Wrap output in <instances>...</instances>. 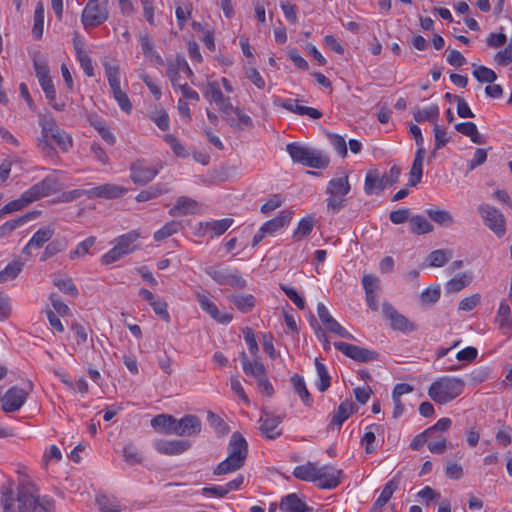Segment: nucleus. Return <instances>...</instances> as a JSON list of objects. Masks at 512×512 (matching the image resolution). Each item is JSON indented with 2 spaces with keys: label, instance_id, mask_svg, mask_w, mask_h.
Instances as JSON below:
<instances>
[{
  "label": "nucleus",
  "instance_id": "1",
  "mask_svg": "<svg viewBox=\"0 0 512 512\" xmlns=\"http://www.w3.org/2000/svg\"><path fill=\"white\" fill-rule=\"evenodd\" d=\"M34 484L21 482L18 486L17 501L19 512H50L53 500L46 496L40 497Z\"/></svg>",
  "mask_w": 512,
  "mask_h": 512
},
{
  "label": "nucleus",
  "instance_id": "2",
  "mask_svg": "<svg viewBox=\"0 0 512 512\" xmlns=\"http://www.w3.org/2000/svg\"><path fill=\"white\" fill-rule=\"evenodd\" d=\"M465 382L457 377H441L434 381L429 389V397L438 404H447L461 395L464 391Z\"/></svg>",
  "mask_w": 512,
  "mask_h": 512
},
{
  "label": "nucleus",
  "instance_id": "3",
  "mask_svg": "<svg viewBox=\"0 0 512 512\" xmlns=\"http://www.w3.org/2000/svg\"><path fill=\"white\" fill-rule=\"evenodd\" d=\"M350 188L348 176L333 178L329 181L326 189V194L329 195L326 199L328 212L336 214L346 206L345 196Z\"/></svg>",
  "mask_w": 512,
  "mask_h": 512
},
{
  "label": "nucleus",
  "instance_id": "4",
  "mask_svg": "<svg viewBox=\"0 0 512 512\" xmlns=\"http://www.w3.org/2000/svg\"><path fill=\"white\" fill-rule=\"evenodd\" d=\"M204 271L219 285L230 286L235 289H244L246 287V280L236 268L213 265L206 267Z\"/></svg>",
  "mask_w": 512,
  "mask_h": 512
},
{
  "label": "nucleus",
  "instance_id": "5",
  "mask_svg": "<svg viewBox=\"0 0 512 512\" xmlns=\"http://www.w3.org/2000/svg\"><path fill=\"white\" fill-rule=\"evenodd\" d=\"M38 124L41 127V135L37 138V147L45 156L52 157L56 151L49 139L59 131L60 127L49 113L39 114Z\"/></svg>",
  "mask_w": 512,
  "mask_h": 512
},
{
  "label": "nucleus",
  "instance_id": "6",
  "mask_svg": "<svg viewBox=\"0 0 512 512\" xmlns=\"http://www.w3.org/2000/svg\"><path fill=\"white\" fill-rule=\"evenodd\" d=\"M139 238V233L130 231L127 234L119 236L115 241V246L101 257L103 265H110L125 255L133 252L136 247L134 243Z\"/></svg>",
  "mask_w": 512,
  "mask_h": 512
},
{
  "label": "nucleus",
  "instance_id": "7",
  "mask_svg": "<svg viewBox=\"0 0 512 512\" xmlns=\"http://www.w3.org/2000/svg\"><path fill=\"white\" fill-rule=\"evenodd\" d=\"M106 77L109 83V86L112 90L113 97L117 101L120 108L126 112L130 113L132 110V104L126 94L120 87V68L118 65H112L110 63H104Z\"/></svg>",
  "mask_w": 512,
  "mask_h": 512
},
{
  "label": "nucleus",
  "instance_id": "8",
  "mask_svg": "<svg viewBox=\"0 0 512 512\" xmlns=\"http://www.w3.org/2000/svg\"><path fill=\"white\" fill-rule=\"evenodd\" d=\"M108 3L88 2L82 12L81 21L86 30L103 24L109 17Z\"/></svg>",
  "mask_w": 512,
  "mask_h": 512
},
{
  "label": "nucleus",
  "instance_id": "9",
  "mask_svg": "<svg viewBox=\"0 0 512 512\" xmlns=\"http://www.w3.org/2000/svg\"><path fill=\"white\" fill-rule=\"evenodd\" d=\"M484 224L495 233L499 238L506 233V221L504 215L497 208L488 204H482L478 207Z\"/></svg>",
  "mask_w": 512,
  "mask_h": 512
},
{
  "label": "nucleus",
  "instance_id": "10",
  "mask_svg": "<svg viewBox=\"0 0 512 512\" xmlns=\"http://www.w3.org/2000/svg\"><path fill=\"white\" fill-rule=\"evenodd\" d=\"M334 347L342 352L345 356L360 363H367L377 360L379 354L368 348L360 347L357 345L349 344L346 342H335Z\"/></svg>",
  "mask_w": 512,
  "mask_h": 512
},
{
  "label": "nucleus",
  "instance_id": "11",
  "mask_svg": "<svg viewBox=\"0 0 512 512\" xmlns=\"http://www.w3.org/2000/svg\"><path fill=\"white\" fill-rule=\"evenodd\" d=\"M32 389L33 385L31 382L28 383V389H21L16 386L11 387L2 398V409L7 413L18 411L25 403Z\"/></svg>",
  "mask_w": 512,
  "mask_h": 512
},
{
  "label": "nucleus",
  "instance_id": "12",
  "mask_svg": "<svg viewBox=\"0 0 512 512\" xmlns=\"http://www.w3.org/2000/svg\"><path fill=\"white\" fill-rule=\"evenodd\" d=\"M59 190V184L53 176H47L24 192L30 203L46 197Z\"/></svg>",
  "mask_w": 512,
  "mask_h": 512
},
{
  "label": "nucleus",
  "instance_id": "13",
  "mask_svg": "<svg viewBox=\"0 0 512 512\" xmlns=\"http://www.w3.org/2000/svg\"><path fill=\"white\" fill-rule=\"evenodd\" d=\"M202 430L201 419L193 414H186L176 420L175 435L180 437H194Z\"/></svg>",
  "mask_w": 512,
  "mask_h": 512
},
{
  "label": "nucleus",
  "instance_id": "14",
  "mask_svg": "<svg viewBox=\"0 0 512 512\" xmlns=\"http://www.w3.org/2000/svg\"><path fill=\"white\" fill-rule=\"evenodd\" d=\"M317 313L320 321L324 325L325 329L331 333L338 335L339 337L346 339H354L353 335L349 333L344 327H342L329 313L328 309L323 303H318Z\"/></svg>",
  "mask_w": 512,
  "mask_h": 512
},
{
  "label": "nucleus",
  "instance_id": "15",
  "mask_svg": "<svg viewBox=\"0 0 512 512\" xmlns=\"http://www.w3.org/2000/svg\"><path fill=\"white\" fill-rule=\"evenodd\" d=\"M190 447L191 443L187 440L158 439L154 442V448L157 452L169 456L182 454Z\"/></svg>",
  "mask_w": 512,
  "mask_h": 512
},
{
  "label": "nucleus",
  "instance_id": "16",
  "mask_svg": "<svg viewBox=\"0 0 512 512\" xmlns=\"http://www.w3.org/2000/svg\"><path fill=\"white\" fill-rule=\"evenodd\" d=\"M318 471L316 482H318L320 488L333 489L339 485L342 470H336L333 466L324 465L318 467Z\"/></svg>",
  "mask_w": 512,
  "mask_h": 512
},
{
  "label": "nucleus",
  "instance_id": "17",
  "mask_svg": "<svg viewBox=\"0 0 512 512\" xmlns=\"http://www.w3.org/2000/svg\"><path fill=\"white\" fill-rule=\"evenodd\" d=\"M228 457L245 463L248 455V443L240 432L232 433L228 444Z\"/></svg>",
  "mask_w": 512,
  "mask_h": 512
},
{
  "label": "nucleus",
  "instance_id": "18",
  "mask_svg": "<svg viewBox=\"0 0 512 512\" xmlns=\"http://www.w3.org/2000/svg\"><path fill=\"white\" fill-rule=\"evenodd\" d=\"M281 422L282 417L263 411L262 416L260 417L259 430L267 439L274 440L281 435L280 431H276L277 426Z\"/></svg>",
  "mask_w": 512,
  "mask_h": 512
},
{
  "label": "nucleus",
  "instance_id": "19",
  "mask_svg": "<svg viewBox=\"0 0 512 512\" xmlns=\"http://www.w3.org/2000/svg\"><path fill=\"white\" fill-rule=\"evenodd\" d=\"M356 411L357 406L352 401L346 400L342 402L337 411L333 414L328 428L333 429L336 427L339 430L342 424Z\"/></svg>",
  "mask_w": 512,
  "mask_h": 512
},
{
  "label": "nucleus",
  "instance_id": "20",
  "mask_svg": "<svg viewBox=\"0 0 512 512\" xmlns=\"http://www.w3.org/2000/svg\"><path fill=\"white\" fill-rule=\"evenodd\" d=\"M126 191L125 188L114 184H104L86 191L89 198H106L114 199L120 197Z\"/></svg>",
  "mask_w": 512,
  "mask_h": 512
},
{
  "label": "nucleus",
  "instance_id": "21",
  "mask_svg": "<svg viewBox=\"0 0 512 512\" xmlns=\"http://www.w3.org/2000/svg\"><path fill=\"white\" fill-rule=\"evenodd\" d=\"M157 170L146 166L143 162L137 161L131 166V179L136 184H146L154 179Z\"/></svg>",
  "mask_w": 512,
  "mask_h": 512
},
{
  "label": "nucleus",
  "instance_id": "22",
  "mask_svg": "<svg viewBox=\"0 0 512 512\" xmlns=\"http://www.w3.org/2000/svg\"><path fill=\"white\" fill-rule=\"evenodd\" d=\"M197 300L201 308L219 323L228 324L231 322L232 315L228 313L221 314L217 306L206 295L198 294Z\"/></svg>",
  "mask_w": 512,
  "mask_h": 512
},
{
  "label": "nucleus",
  "instance_id": "23",
  "mask_svg": "<svg viewBox=\"0 0 512 512\" xmlns=\"http://www.w3.org/2000/svg\"><path fill=\"white\" fill-rule=\"evenodd\" d=\"M292 219V211L283 210L275 218L265 222L260 228L267 235H272L284 226L288 225Z\"/></svg>",
  "mask_w": 512,
  "mask_h": 512
},
{
  "label": "nucleus",
  "instance_id": "24",
  "mask_svg": "<svg viewBox=\"0 0 512 512\" xmlns=\"http://www.w3.org/2000/svg\"><path fill=\"white\" fill-rule=\"evenodd\" d=\"M176 420H177V418H175L172 415L160 414V415H156L151 420V426L155 430H157L158 432H161L163 434H167V435L174 434L175 435Z\"/></svg>",
  "mask_w": 512,
  "mask_h": 512
},
{
  "label": "nucleus",
  "instance_id": "25",
  "mask_svg": "<svg viewBox=\"0 0 512 512\" xmlns=\"http://www.w3.org/2000/svg\"><path fill=\"white\" fill-rule=\"evenodd\" d=\"M233 222L234 220L232 218L200 222L199 231H201L203 234L210 231L213 233V235L219 236L225 233L232 226Z\"/></svg>",
  "mask_w": 512,
  "mask_h": 512
},
{
  "label": "nucleus",
  "instance_id": "26",
  "mask_svg": "<svg viewBox=\"0 0 512 512\" xmlns=\"http://www.w3.org/2000/svg\"><path fill=\"white\" fill-rule=\"evenodd\" d=\"M223 119L235 130H242L245 127H253V120L251 117L244 114L238 107L235 108L234 113L224 116Z\"/></svg>",
  "mask_w": 512,
  "mask_h": 512
},
{
  "label": "nucleus",
  "instance_id": "27",
  "mask_svg": "<svg viewBox=\"0 0 512 512\" xmlns=\"http://www.w3.org/2000/svg\"><path fill=\"white\" fill-rule=\"evenodd\" d=\"M283 512H309L311 510L295 493L288 494L280 503Z\"/></svg>",
  "mask_w": 512,
  "mask_h": 512
},
{
  "label": "nucleus",
  "instance_id": "28",
  "mask_svg": "<svg viewBox=\"0 0 512 512\" xmlns=\"http://www.w3.org/2000/svg\"><path fill=\"white\" fill-rule=\"evenodd\" d=\"M197 203L195 200L181 196L179 197L174 206L169 210L171 216H182L192 214L196 211Z\"/></svg>",
  "mask_w": 512,
  "mask_h": 512
},
{
  "label": "nucleus",
  "instance_id": "29",
  "mask_svg": "<svg viewBox=\"0 0 512 512\" xmlns=\"http://www.w3.org/2000/svg\"><path fill=\"white\" fill-rule=\"evenodd\" d=\"M383 314L391 322V326L396 330L404 331L409 324L405 316L399 314L390 304L384 303L382 306Z\"/></svg>",
  "mask_w": 512,
  "mask_h": 512
},
{
  "label": "nucleus",
  "instance_id": "30",
  "mask_svg": "<svg viewBox=\"0 0 512 512\" xmlns=\"http://www.w3.org/2000/svg\"><path fill=\"white\" fill-rule=\"evenodd\" d=\"M317 473H319L317 464L307 462L303 465L295 467L292 474L295 478L302 481L316 482Z\"/></svg>",
  "mask_w": 512,
  "mask_h": 512
},
{
  "label": "nucleus",
  "instance_id": "31",
  "mask_svg": "<svg viewBox=\"0 0 512 512\" xmlns=\"http://www.w3.org/2000/svg\"><path fill=\"white\" fill-rule=\"evenodd\" d=\"M279 105L282 108L298 115H307L313 119H319L320 117H322V113L318 109L299 105L296 102H293L292 100L281 102Z\"/></svg>",
  "mask_w": 512,
  "mask_h": 512
},
{
  "label": "nucleus",
  "instance_id": "32",
  "mask_svg": "<svg viewBox=\"0 0 512 512\" xmlns=\"http://www.w3.org/2000/svg\"><path fill=\"white\" fill-rule=\"evenodd\" d=\"M243 371L247 376L254 377L256 380L266 374L265 366L259 361H250L245 352L241 354Z\"/></svg>",
  "mask_w": 512,
  "mask_h": 512
},
{
  "label": "nucleus",
  "instance_id": "33",
  "mask_svg": "<svg viewBox=\"0 0 512 512\" xmlns=\"http://www.w3.org/2000/svg\"><path fill=\"white\" fill-rule=\"evenodd\" d=\"M426 214L433 222L442 227H450L454 224V218L452 214L447 210L433 207L427 209Z\"/></svg>",
  "mask_w": 512,
  "mask_h": 512
},
{
  "label": "nucleus",
  "instance_id": "34",
  "mask_svg": "<svg viewBox=\"0 0 512 512\" xmlns=\"http://www.w3.org/2000/svg\"><path fill=\"white\" fill-rule=\"evenodd\" d=\"M36 217V212H28L25 215L9 220L0 226V239L11 234L16 228Z\"/></svg>",
  "mask_w": 512,
  "mask_h": 512
},
{
  "label": "nucleus",
  "instance_id": "35",
  "mask_svg": "<svg viewBox=\"0 0 512 512\" xmlns=\"http://www.w3.org/2000/svg\"><path fill=\"white\" fill-rule=\"evenodd\" d=\"M412 114L416 122L429 121L436 124L439 117V108L437 105H431L425 109L414 107L412 109Z\"/></svg>",
  "mask_w": 512,
  "mask_h": 512
},
{
  "label": "nucleus",
  "instance_id": "36",
  "mask_svg": "<svg viewBox=\"0 0 512 512\" xmlns=\"http://www.w3.org/2000/svg\"><path fill=\"white\" fill-rule=\"evenodd\" d=\"M228 300L241 312L248 313L254 307L256 303V299L253 295H235L231 294L228 297Z\"/></svg>",
  "mask_w": 512,
  "mask_h": 512
},
{
  "label": "nucleus",
  "instance_id": "37",
  "mask_svg": "<svg viewBox=\"0 0 512 512\" xmlns=\"http://www.w3.org/2000/svg\"><path fill=\"white\" fill-rule=\"evenodd\" d=\"M410 231L422 235L433 231V225L422 215L411 216L409 219Z\"/></svg>",
  "mask_w": 512,
  "mask_h": 512
},
{
  "label": "nucleus",
  "instance_id": "38",
  "mask_svg": "<svg viewBox=\"0 0 512 512\" xmlns=\"http://www.w3.org/2000/svg\"><path fill=\"white\" fill-rule=\"evenodd\" d=\"M384 182L380 177L378 171L372 170L366 174L365 183H364V191L367 195H371L375 192V190L382 191L384 190Z\"/></svg>",
  "mask_w": 512,
  "mask_h": 512
},
{
  "label": "nucleus",
  "instance_id": "39",
  "mask_svg": "<svg viewBox=\"0 0 512 512\" xmlns=\"http://www.w3.org/2000/svg\"><path fill=\"white\" fill-rule=\"evenodd\" d=\"M286 150L294 162H298L304 165L305 161L308 159V156L312 154L313 149L302 146L298 143H290L287 145Z\"/></svg>",
  "mask_w": 512,
  "mask_h": 512
},
{
  "label": "nucleus",
  "instance_id": "40",
  "mask_svg": "<svg viewBox=\"0 0 512 512\" xmlns=\"http://www.w3.org/2000/svg\"><path fill=\"white\" fill-rule=\"evenodd\" d=\"M243 466V462L235 460L231 457H227L216 466V468L213 470V474L218 476L229 474L241 469Z\"/></svg>",
  "mask_w": 512,
  "mask_h": 512
},
{
  "label": "nucleus",
  "instance_id": "41",
  "mask_svg": "<svg viewBox=\"0 0 512 512\" xmlns=\"http://www.w3.org/2000/svg\"><path fill=\"white\" fill-rule=\"evenodd\" d=\"M496 322L500 328L512 327V311L507 300H502L496 316Z\"/></svg>",
  "mask_w": 512,
  "mask_h": 512
},
{
  "label": "nucleus",
  "instance_id": "42",
  "mask_svg": "<svg viewBox=\"0 0 512 512\" xmlns=\"http://www.w3.org/2000/svg\"><path fill=\"white\" fill-rule=\"evenodd\" d=\"M75 51H76L77 60L79 61L80 66L83 69L86 76L93 77L94 76V67L92 64V59L89 56V53L86 50H84L82 47H80L78 44L75 45Z\"/></svg>",
  "mask_w": 512,
  "mask_h": 512
},
{
  "label": "nucleus",
  "instance_id": "43",
  "mask_svg": "<svg viewBox=\"0 0 512 512\" xmlns=\"http://www.w3.org/2000/svg\"><path fill=\"white\" fill-rule=\"evenodd\" d=\"M291 383L301 400L305 403V405L309 406L312 402V399L309 391L306 388L304 378L298 374H295L291 377Z\"/></svg>",
  "mask_w": 512,
  "mask_h": 512
},
{
  "label": "nucleus",
  "instance_id": "44",
  "mask_svg": "<svg viewBox=\"0 0 512 512\" xmlns=\"http://www.w3.org/2000/svg\"><path fill=\"white\" fill-rule=\"evenodd\" d=\"M471 281V275H468L467 273L457 274L447 283L446 289L448 292L457 293L467 287Z\"/></svg>",
  "mask_w": 512,
  "mask_h": 512
},
{
  "label": "nucleus",
  "instance_id": "45",
  "mask_svg": "<svg viewBox=\"0 0 512 512\" xmlns=\"http://www.w3.org/2000/svg\"><path fill=\"white\" fill-rule=\"evenodd\" d=\"M329 164V157L322 153L319 150L313 149L312 154L308 156L307 161H305L304 166L315 168V169H323L326 168Z\"/></svg>",
  "mask_w": 512,
  "mask_h": 512
},
{
  "label": "nucleus",
  "instance_id": "46",
  "mask_svg": "<svg viewBox=\"0 0 512 512\" xmlns=\"http://www.w3.org/2000/svg\"><path fill=\"white\" fill-rule=\"evenodd\" d=\"M315 367L319 381L317 382V388L320 392L326 391L331 384V377L327 371L326 366L320 362L318 358L315 359Z\"/></svg>",
  "mask_w": 512,
  "mask_h": 512
},
{
  "label": "nucleus",
  "instance_id": "47",
  "mask_svg": "<svg viewBox=\"0 0 512 512\" xmlns=\"http://www.w3.org/2000/svg\"><path fill=\"white\" fill-rule=\"evenodd\" d=\"M54 235V229L51 227L41 228L34 233L32 238L29 240V245L34 248H41L46 242H48Z\"/></svg>",
  "mask_w": 512,
  "mask_h": 512
},
{
  "label": "nucleus",
  "instance_id": "48",
  "mask_svg": "<svg viewBox=\"0 0 512 512\" xmlns=\"http://www.w3.org/2000/svg\"><path fill=\"white\" fill-rule=\"evenodd\" d=\"M23 266L24 263L20 260L9 263L2 271H0V283L15 279L22 271Z\"/></svg>",
  "mask_w": 512,
  "mask_h": 512
},
{
  "label": "nucleus",
  "instance_id": "49",
  "mask_svg": "<svg viewBox=\"0 0 512 512\" xmlns=\"http://www.w3.org/2000/svg\"><path fill=\"white\" fill-rule=\"evenodd\" d=\"M314 227V219L311 216L301 219L298 223L297 229L293 233V239L300 241L304 237L308 236Z\"/></svg>",
  "mask_w": 512,
  "mask_h": 512
},
{
  "label": "nucleus",
  "instance_id": "50",
  "mask_svg": "<svg viewBox=\"0 0 512 512\" xmlns=\"http://www.w3.org/2000/svg\"><path fill=\"white\" fill-rule=\"evenodd\" d=\"M44 28V7L41 2H39L36 6L34 12V25L32 29V34L34 38L40 39L43 35Z\"/></svg>",
  "mask_w": 512,
  "mask_h": 512
},
{
  "label": "nucleus",
  "instance_id": "51",
  "mask_svg": "<svg viewBox=\"0 0 512 512\" xmlns=\"http://www.w3.org/2000/svg\"><path fill=\"white\" fill-rule=\"evenodd\" d=\"M123 457L124 461L129 465L140 464L143 461V457L138 448L132 443H127L124 446Z\"/></svg>",
  "mask_w": 512,
  "mask_h": 512
},
{
  "label": "nucleus",
  "instance_id": "52",
  "mask_svg": "<svg viewBox=\"0 0 512 512\" xmlns=\"http://www.w3.org/2000/svg\"><path fill=\"white\" fill-rule=\"evenodd\" d=\"M96 503L101 512H119L120 505L116 499L109 498L106 495H98L96 497Z\"/></svg>",
  "mask_w": 512,
  "mask_h": 512
},
{
  "label": "nucleus",
  "instance_id": "53",
  "mask_svg": "<svg viewBox=\"0 0 512 512\" xmlns=\"http://www.w3.org/2000/svg\"><path fill=\"white\" fill-rule=\"evenodd\" d=\"M179 228H180L179 222L170 221L154 233V240L162 241V240L172 236L173 234L177 233Z\"/></svg>",
  "mask_w": 512,
  "mask_h": 512
},
{
  "label": "nucleus",
  "instance_id": "54",
  "mask_svg": "<svg viewBox=\"0 0 512 512\" xmlns=\"http://www.w3.org/2000/svg\"><path fill=\"white\" fill-rule=\"evenodd\" d=\"M204 97L209 102H215L218 104L220 101H222L225 96L222 93L218 83L216 81L208 82L207 89L204 92Z\"/></svg>",
  "mask_w": 512,
  "mask_h": 512
},
{
  "label": "nucleus",
  "instance_id": "55",
  "mask_svg": "<svg viewBox=\"0 0 512 512\" xmlns=\"http://www.w3.org/2000/svg\"><path fill=\"white\" fill-rule=\"evenodd\" d=\"M207 419L209 421L210 426L215 430V432L219 436H224L229 432L228 425L224 422L222 418H220L213 412H208Z\"/></svg>",
  "mask_w": 512,
  "mask_h": 512
},
{
  "label": "nucleus",
  "instance_id": "56",
  "mask_svg": "<svg viewBox=\"0 0 512 512\" xmlns=\"http://www.w3.org/2000/svg\"><path fill=\"white\" fill-rule=\"evenodd\" d=\"M95 242L96 238L94 236L86 238L84 241L80 242L74 250L70 252L69 258L74 260L77 257L84 256L89 252L90 248L94 246Z\"/></svg>",
  "mask_w": 512,
  "mask_h": 512
},
{
  "label": "nucleus",
  "instance_id": "57",
  "mask_svg": "<svg viewBox=\"0 0 512 512\" xmlns=\"http://www.w3.org/2000/svg\"><path fill=\"white\" fill-rule=\"evenodd\" d=\"M451 258V253L447 250L439 249L432 251L429 255V263L433 267H442Z\"/></svg>",
  "mask_w": 512,
  "mask_h": 512
},
{
  "label": "nucleus",
  "instance_id": "58",
  "mask_svg": "<svg viewBox=\"0 0 512 512\" xmlns=\"http://www.w3.org/2000/svg\"><path fill=\"white\" fill-rule=\"evenodd\" d=\"M473 76L482 83H493L497 78L496 73L485 66H478L473 71Z\"/></svg>",
  "mask_w": 512,
  "mask_h": 512
},
{
  "label": "nucleus",
  "instance_id": "59",
  "mask_svg": "<svg viewBox=\"0 0 512 512\" xmlns=\"http://www.w3.org/2000/svg\"><path fill=\"white\" fill-rule=\"evenodd\" d=\"M33 65L35 69L36 77L38 78L39 83L51 80L50 71L46 61L44 60H33Z\"/></svg>",
  "mask_w": 512,
  "mask_h": 512
},
{
  "label": "nucleus",
  "instance_id": "60",
  "mask_svg": "<svg viewBox=\"0 0 512 512\" xmlns=\"http://www.w3.org/2000/svg\"><path fill=\"white\" fill-rule=\"evenodd\" d=\"M280 289L296 305L298 309L303 310L305 308L304 299L297 293V291L294 288L284 284H280Z\"/></svg>",
  "mask_w": 512,
  "mask_h": 512
},
{
  "label": "nucleus",
  "instance_id": "61",
  "mask_svg": "<svg viewBox=\"0 0 512 512\" xmlns=\"http://www.w3.org/2000/svg\"><path fill=\"white\" fill-rule=\"evenodd\" d=\"M362 285L365 290V295L372 294V292H378L380 290V280L372 274L363 276Z\"/></svg>",
  "mask_w": 512,
  "mask_h": 512
},
{
  "label": "nucleus",
  "instance_id": "62",
  "mask_svg": "<svg viewBox=\"0 0 512 512\" xmlns=\"http://www.w3.org/2000/svg\"><path fill=\"white\" fill-rule=\"evenodd\" d=\"M328 138L335 151L345 157L347 155V145L345 139L337 134L329 133Z\"/></svg>",
  "mask_w": 512,
  "mask_h": 512
},
{
  "label": "nucleus",
  "instance_id": "63",
  "mask_svg": "<svg viewBox=\"0 0 512 512\" xmlns=\"http://www.w3.org/2000/svg\"><path fill=\"white\" fill-rule=\"evenodd\" d=\"M56 144L63 150L68 151L72 147V139L71 137L62 129L51 137Z\"/></svg>",
  "mask_w": 512,
  "mask_h": 512
},
{
  "label": "nucleus",
  "instance_id": "64",
  "mask_svg": "<svg viewBox=\"0 0 512 512\" xmlns=\"http://www.w3.org/2000/svg\"><path fill=\"white\" fill-rule=\"evenodd\" d=\"M495 61L501 65H507L512 62V36L509 44L505 47V49L499 51L495 55Z\"/></svg>",
  "mask_w": 512,
  "mask_h": 512
}]
</instances>
